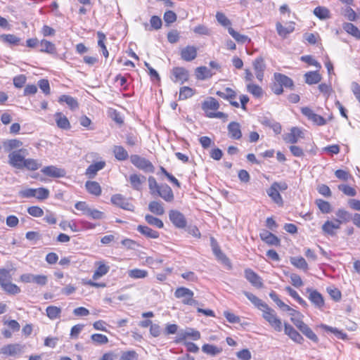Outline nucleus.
Returning a JSON list of instances; mask_svg holds the SVG:
<instances>
[{
  "mask_svg": "<svg viewBox=\"0 0 360 360\" xmlns=\"http://www.w3.org/2000/svg\"><path fill=\"white\" fill-rule=\"evenodd\" d=\"M262 318L269 323V325L277 332L282 330V321L278 317L274 309L268 304L262 311Z\"/></svg>",
  "mask_w": 360,
  "mask_h": 360,
  "instance_id": "obj_1",
  "label": "nucleus"
},
{
  "mask_svg": "<svg viewBox=\"0 0 360 360\" xmlns=\"http://www.w3.org/2000/svg\"><path fill=\"white\" fill-rule=\"evenodd\" d=\"M27 155L28 151L25 148L15 150L8 155V163L15 168L22 169L25 160V157Z\"/></svg>",
  "mask_w": 360,
  "mask_h": 360,
  "instance_id": "obj_2",
  "label": "nucleus"
},
{
  "mask_svg": "<svg viewBox=\"0 0 360 360\" xmlns=\"http://www.w3.org/2000/svg\"><path fill=\"white\" fill-rule=\"evenodd\" d=\"M193 292L186 287L177 288L174 292L175 297L181 299L184 304L191 306L198 305V302L193 299Z\"/></svg>",
  "mask_w": 360,
  "mask_h": 360,
  "instance_id": "obj_3",
  "label": "nucleus"
},
{
  "mask_svg": "<svg viewBox=\"0 0 360 360\" xmlns=\"http://www.w3.org/2000/svg\"><path fill=\"white\" fill-rule=\"evenodd\" d=\"M131 162L139 169L145 172H154L155 167L150 161L138 155H132L130 157Z\"/></svg>",
  "mask_w": 360,
  "mask_h": 360,
  "instance_id": "obj_4",
  "label": "nucleus"
},
{
  "mask_svg": "<svg viewBox=\"0 0 360 360\" xmlns=\"http://www.w3.org/2000/svg\"><path fill=\"white\" fill-rule=\"evenodd\" d=\"M291 321L294 325L309 340L314 342H317L319 339L312 330L302 321L301 318H291Z\"/></svg>",
  "mask_w": 360,
  "mask_h": 360,
  "instance_id": "obj_5",
  "label": "nucleus"
},
{
  "mask_svg": "<svg viewBox=\"0 0 360 360\" xmlns=\"http://www.w3.org/2000/svg\"><path fill=\"white\" fill-rule=\"evenodd\" d=\"M302 113L311 121L314 124L323 126L326 124V120L322 116L316 114L310 108L303 107L301 108Z\"/></svg>",
  "mask_w": 360,
  "mask_h": 360,
  "instance_id": "obj_6",
  "label": "nucleus"
},
{
  "mask_svg": "<svg viewBox=\"0 0 360 360\" xmlns=\"http://www.w3.org/2000/svg\"><path fill=\"white\" fill-rule=\"evenodd\" d=\"M169 218L172 223L179 229H183L186 226V220L184 215L178 210H170Z\"/></svg>",
  "mask_w": 360,
  "mask_h": 360,
  "instance_id": "obj_7",
  "label": "nucleus"
},
{
  "mask_svg": "<svg viewBox=\"0 0 360 360\" xmlns=\"http://www.w3.org/2000/svg\"><path fill=\"white\" fill-rule=\"evenodd\" d=\"M20 281L24 283H35L40 285L47 283V276L44 275H34L32 274H24L20 276Z\"/></svg>",
  "mask_w": 360,
  "mask_h": 360,
  "instance_id": "obj_8",
  "label": "nucleus"
},
{
  "mask_svg": "<svg viewBox=\"0 0 360 360\" xmlns=\"http://www.w3.org/2000/svg\"><path fill=\"white\" fill-rule=\"evenodd\" d=\"M111 202L115 205L118 206L124 210L134 211V206L121 194L113 195L111 197Z\"/></svg>",
  "mask_w": 360,
  "mask_h": 360,
  "instance_id": "obj_9",
  "label": "nucleus"
},
{
  "mask_svg": "<svg viewBox=\"0 0 360 360\" xmlns=\"http://www.w3.org/2000/svg\"><path fill=\"white\" fill-rule=\"evenodd\" d=\"M307 292L309 293L308 298L311 303L318 309H321L324 306V300L320 292L311 288H307Z\"/></svg>",
  "mask_w": 360,
  "mask_h": 360,
  "instance_id": "obj_10",
  "label": "nucleus"
},
{
  "mask_svg": "<svg viewBox=\"0 0 360 360\" xmlns=\"http://www.w3.org/2000/svg\"><path fill=\"white\" fill-rule=\"evenodd\" d=\"M41 172L44 175L53 178L63 177L66 174V172L64 169L53 165L44 167Z\"/></svg>",
  "mask_w": 360,
  "mask_h": 360,
  "instance_id": "obj_11",
  "label": "nucleus"
},
{
  "mask_svg": "<svg viewBox=\"0 0 360 360\" xmlns=\"http://www.w3.org/2000/svg\"><path fill=\"white\" fill-rule=\"evenodd\" d=\"M25 346L20 344H9L2 347L0 353L6 356H14L22 352Z\"/></svg>",
  "mask_w": 360,
  "mask_h": 360,
  "instance_id": "obj_12",
  "label": "nucleus"
},
{
  "mask_svg": "<svg viewBox=\"0 0 360 360\" xmlns=\"http://www.w3.org/2000/svg\"><path fill=\"white\" fill-rule=\"evenodd\" d=\"M245 278L255 288H262L263 282L262 278L252 269H248L245 270Z\"/></svg>",
  "mask_w": 360,
  "mask_h": 360,
  "instance_id": "obj_13",
  "label": "nucleus"
},
{
  "mask_svg": "<svg viewBox=\"0 0 360 360\" xmlns=\"http://www.w3.org/2000/svg\"><path fill=\"white\" fill-rule=\"evenodd\" d=\"M253 68L256 75L257 79L262 82L264 77V72L266 68V65L262 57L257 58L252 62Z\"/></svg>",
  "mask_w": 360,
  "mask_h": 360,
  "instance_id": "obj_14",
  "label": "nucleus"
},
{
  "mask_svg": "<svg viewBox=\"0 0 360 360\" xmlns=\"http://www.w3.org/2000/svg\"><path fill=\"white\" fill-rule=\"evenodd\" d=\"M284 332L292 341L302 344L304 341L303 337L290 324L284 323Z\"/></svg>",
  "mask_w": 360,
  "mask_h": 360,
  "instance_id": "obj_15",
  "label": "nucleus"
},
{
  "mask_svg": "<svg viewBox=\"0 0 360 360\" xmlns=\"http://www.w3.org/2000/svg\"><path fill=\"white\" fill-rule=\"evenodd\" d=\"M211 245L214 255L216 256L218 260L222 262L226 266L231 267V262L229 259L226 257V256L221 252L219 246L217 243V242L212 238L211 240Z\"/></svg>",
  "mask_w": 360,
  "mask_h": 360,
  "instance_id": "obj_16",
  "label": "nucleus"
},
{
  "mask_svg": "<svg viewBox=\"0 0 360 360\" xmlns=\"http://www.w3.org/2000/svg\"><path fill=\"white\" fill-rule=\"evenodd\" d=\"M229 136L231 139L239 140L242 137L241 127L238 122H231L227 127Z\"/></svg>",
  "mask_w": 360,
  "mask_h": 360,
  "instance_id": "obj_17",
  "label": "nucleus"
},
{
  "mask_svg": "<svg viewBox=\"0 0 360 360\" xmlns=\"http://www.w3.org/2000/svg\"><path fill=\"white\" fill-rule=\"evenodd\" d=\"M276 30L280 37L286 38L287 36L295 30V23L289 22L285 26L278 22L276 25Z\"/></svg>",
  "mask_w": 360,
  "mask_h": 360,
  "instance_id": "obj_18",
  "label": "nucleus"
},
{
  "mask_svg": "<svg viewBox=\"0 0 360 360\" xmlns=\"http://www.w3.org/2000/svg\"><path fill=\"white\" fill-rule=\"evenodd\" d=\"M145 176L137 174H132L129 176V181L131 187L136 191L142 189V185L146 182Z\"/></svg>",
  "mask_w": 360,
  "mask_h": 360,
  "instance_id": "obj_19",
  "label": "nucleus"
},
{
  "mask_svg": "<svg viewBox=\"0 0 360 360\" xmlns=\"http://www.w3.org/2000/svg\"><path fill=\"white\" fill-rule=\"evenodd\" d=\"M105 166V161H99L96 163L90 165L86 169L85 174L89 179H93L96 175L97 172L103 169Z\"/></svg>",
  "mask_w": 360,
  "mask_h": 360,
  "instance_id": "obj_20",
  "label": "nucleus"
},
{
  "mask_svg": "<svg viewBox=\"0 0 360 360\" xmlns=\"http://www.w3.org/2000/svg\"><path fill=\"white\" fill-rule=\"evenodd\" d=\"M340 228V221H326L322 226L323 231L330 236H334L335 234V230Z\"/></svg>",
  "mask_w": 360,
  "mask_h": 360,
  "instance_id": "obj_21",
  "label": "nucleus"
},
{
  "mask_svg": "<svg viewBox=\"0 0 360 360\" xmlns=\"http://www.w3.org/2000/svg\"><path fill=\"white\" fill-rule=\"evenodd\" d=\"M259 236L261 239L268 245H279L280 244V239L274 234L270 233L268 231L263 230L260 233Z\"/></svg>",
  "mask_w": 360,
  "mask_h": 360,
  "instance_id": "obj_22",
  "label": "nucleus"
},
{
  "mask_svg": "<svg viewBox=\"0 0 360 360\" xmlns=\"http://www.w3.org/2000/svg\"><path fill=\"white\" fill-rule=\"evenodd\" d=\"M158 194L167 202H172L174 200L173 191L167 184L160 185Z\"/></svg>",
  "mask_w": 360,
  "mask_h": 360,
  "instance_id": "obj_23",
  "label": "nucleus"
},
{
  "mask_svg": "<svg viewBox=\"0 0 360 360\" xmlns=\"http://www.w3.org/2000/svg\"><path fill=\"white\" fill-rule=\"evenodd\" d=\"M181 56L186 61H191L197 56V49L193 46H187L181 50Z\"/></svg>",
  "mask_w": 360,
  "mask_h": 360,
  "instance_id": "obj_24",
  "label": "nucleus"
},
{
  "mask_svg": "<svg viewBox=\"0 0 360 360\" xmlns=\"http://www.w3.org/2000/svg\"><path fill=\"white\" fill-rule=\"evenodd\" d=\"M172 75L174 77L175 82L184 83L188 80V74L186 70L183 68H175L172 70Z\"/></svg>",
  "mask_w": 360,
  "mask_h": 360,
  "instance_id": "obj_25",
  "label": "nucleus"
},
{
  "mask_svg": "<svg viewBox=\"0 0 360 360\" xmlns=\"http://www.w3.org/2000/svg\"><path fill=\"white\" fill-rule=\"evenodd\" d=\"M301 135L302 131L299 128L292 127L290 132L285 135L283 139L286 143H296Z\"/></svg>",
  "mask_w": 360,
  "mask_h": 360,
  "instance_id": "obj_26",
  "label": "nucleus"
},
{
  "mask_svg": "<svg viewBox=\"0 0 360 360\" xmlns=\"http://www.w3.org/2000/svg\"><path fill=\"white\" fill-rule=\"evenodd\" d=\"M243 294L252 302V304L260 311L267 305L266 302L251 292L243 291Z\"/></svg>",
  "mask_w": 360,
  "mask_h": 360,
  "instance_id": "obj_27",
  "label": "nucleus"
},
{
  "mask_svg": "<svg viewBox=\"0 0 360 360\" xmlns=\"http://www.w3.org/2000/svg\"><path fill=\"white\" fill-rule=\"evenodd\" d=\"M215 73L206 66H200L195 69V77L198 79L205 80L210 78Z\"/></svg>",
  "mask_w": 360,
  "mask_h": 360,
  "instance_id": "obj_28",
  "label": "nucleus"
},
{
  "mask_svg": "<svg viewBox=\"0 0 360 360\" xmlns=\"http://www.w3.org/2000/svg\"><path fill=\"white\" fill-rule=\"evenodd\" d=\"M136 230L146 236L148 238H158L159 237V233L155 230H153L150 227L143 225H139Z\"/></svg>",
  "mask_w": 360,
  "mask_h": 360,
  "instance_id": "obj_29",
  "label": "nucleus"
},
{
  "mask_svg": "<svg viewBox=\"0 0 360 360\" xmlns=\"http://www.w3.org/2000/svg\"><path fill=\"white\" fill-rule=\"evenodd\" d=\"M22 146V142L18 139H8L3 141V147L6 152L19 148Z\"/></svg>",
  "mask_w": 360,
  "mask_h": 360,
  "instance_id": "obj_30",
  "label": "nucleus"
},
{
  "mask_svg": "<svg viewBox=\"0 0 360 360\" xmlns=\"http://www.w3.org/2000/svg\"><path fill=\"white\" fill-rule=\"evenodd\" d=\"M274 79L277 83L280 84L283 86L290 88L293 86L292 80L285 75L281 73H275Z\"/></svg>",
  "mask_w": 360,
  "mask_h": 360,
  "instance_id": "obj_31",
  "label": "nucleus"
},
{
  "mask_svg": "<svg viewBox=\"0 0 360 360\" xmlns=\"http://www.w3.org/2000/svg\"><path fill=\"white\" fill-rule=\"evenodd\" d=\"M305 82L308 84H318L321 80V76L318 71H311L304 75Z\"/></svg>",
  "mask_w": 360,
  "mask_h": 360,
  "instance_id": "obj_32",
  "label": "nucleus"
},
{
  "mask_svg": "<svg viewBox=\"0 0 360 360\" xmlns=\"http://www.w3.org/2000/svg\"><path fill=\"white\" fill-rule=\"evenodd\" d=\"M55 117L57 126L59 128L63 129H68L70 128L69 120L61 112H56Z\"/></svg>",
  "mask_w": 360,
  "mask_h": 360,
  "instance_id": "obj_33",
  "label": "nucleus"
},
{
  "mask_svg": "<svg viewBox=\"0 0 360 360\" xmlns=\"http://www.w3.org/2000/svg\"><path fill=\"white\" fill-rule=\"evenodd\" d=\"M115 158L120 161L125 160L128 158L129 154L123 146H115L112 149Z\"/></svg>",
  "mask_w": 360,
  "mask_h": 360,
  "instance_id": "obj_34",
  "label": "nucleus"
},
{
  "mask_svg": "<svg viewBox=\"0 0 360 360\" xmlns=\"http://www.w3.org/2000/svg\"><path fill=\"white\" fill-rule=\"evenodd\" d=\"M266 193L275 203L279 205H283V198L279 191L274 186L271 185V187L266 191Z\"/></svg>",
  "mask_w": 360,
  "mask_h": 360,
  "instance_id": "obj_35",
  "label": "nucleus"
},
{
  "mask_svg": "<svg viewBox=\"0 0 360 360\" xmlns=\"http://www.w3.org/2000/svg\"><path fill=\"white\" fill-rule=\"evenodd\" d=\"M40 51L46 52L50 54L56 53V46L52 42L43 39L39 42Z\"/></svg>",
  "mask_w": 360,
  "mask_h": 360,
  "instance_id": "obj_36",
  "label": "nucleus"
},
{
  "mask_svg": "<svg viewBox=\"0 0 360 360\" xmlns=\"http://www.w3.org/2000/svg\"><path fill=\"white\" fill-rule=\"evenodd\" d=\"M320 327L327 332L333 333L335 337L341 340H347V335L342 330H338L337 328H333L325 324H321Z\"/></svg>",
  "mask_w": 360,
  "mask_h": 360,
  "instance_id": "obj_37",
  "label": "nucleus"
},
{
  "mask_svg": "<svg viewBox=\"0 0 360 360\" xmlns=\"http://www.w3.org/2000/svg\"><path fill=\"white\" fill-rule=\"evenodd\" d=\"M85 186L88 192L91 194L98 196L101 193V188L96 181H88L86 182Z\"/></svg>",
  "mask_w": 360,
  "mask_h": 360,
  "instance_id": "obj_38",
  "label": "nucleus"
},
{
  "mask_svg": "<svg viewBox=\"0 0 360 360\" xmlns=\"http://www.w3.org/2000/svg\"><path fill=\"white\" fill-rule=\"evenodd\" d=\"M343 29L350 35L353 36L357 39H360V30L356 26L351 22H345L343 24Z\"/></svg>",
  "mask_w": 360,
  "mask_h": 360,
  "instance_id": "obj_39",
  "label": "nucleus"
},
{
  "mask_svg": "<svg viewBox=\"0 0 360 360\" xmlns=\"http://www.w3.org/2000/svg\"><path fill=\"white\" fill-rule=\"evenodd\" d=\"M202 351L207 354L216 356L222 352V349L213 345L205 344L202 347Z\"/></svg>",
  "mask_w": 360,
  "mask_h": 360,
  "instance_id": "obj_40",
  "label": "nucleus"
},
{
  "mask_svg": "<svg viewBox=\"0 0 360 360\" xmlns=\"http://www.w3.org/2000/svg\"><path fill=\"white\" fill-rule=\"evenodd\" d=\"M148 272L144 269H133L128 271V276L134 279H140L147 277Z\"/></svg>",
  "mask_w": 360,
  "mask_h": 360,
  "instance_id": "obj_41",
  "label": "nucleus"
},
{
  "mask_svg": "<svg viewBox=\"0 0 360 360\" xmlns=\"http://www.w3.org/2000/svg\"><path fill=\"white\" fill-rule=\"evenodd\" d=\"M148 210L156 215H162L165 213V209L161 202L152 201L148 205Z\"/></svg>",
  "mask_w": 360,
  "mask_h": 360,
  "instance_id": "obj_42",
  "label": "nucleus"
},
{
  "mask_svg": "<svg viewBox=\"0 0 360 360\" xmlns=\"http://www.w3.org/2000/svg\"><path fill=\"white\" fill-rule=\"evenodd\" d=\"M228 32L229 34L231 35V37L238 43L245 44L250 41L248 36L240 34L231 27L228 28Z\"/></svg>",
  "mask_w": 360,
  "mask_h": 360,
  "instance_id": "obj_43",
  "label": "nucleus"
},
{
  "mask_svg": "<svg viewBox=\"0 0 360 360\" xmlns=\"http://www.w3.org/2000/svg\"><path fill=\"white\" fill-rule=\"evenodd\" d=\"M47 316L51 319L55 320L60 317L61 309L56 306H49L46 309Z\"/></svg>",
  "mask_w": 360,
  "mask_h": 360,
  "instance_id": "obj_44",
  "label": "nucleus"
},
{
  "mask_svg": "<svg viewBox=\"0 0 360 360\" xmlns=\"http://www.w3.org/2000/svg\"><path fill=\"white\" fill-rule=\"evenodd\" d=\"M202 108L205 111L208 110H214L219 108V104L215 98L210 97L202 103Z\"/></svg>",
  "mask_w": 360,
  "mask_h": 360,
  "instance_id": "obj_45",
  "label": "nucleus"
},
{
  "mask_svg": "<svg viewBox=\"0 0 360 360\" xmlns=\"http://www.w3.org/2000/svg\"><path fill=\"white\" fill-rule=\"evenodd\" d=\"M247 91L255 98H261L263 95L262 87L252 83L247 84Z\"/></svg>",
  "mask_w": 360,
  "mask_h": 360,
  "instance_id": "obj_46",
  "label": "nucleus"
},
{
  "mask_svg": "<svg viewBox=\"0 0 360 360\" xmlns=\"http://www.w3.org/2000/svg\"><path fill=\"white\" fill-rule=\"evenodd\" d=\"M1 288L8 295H15L20 292V288L11 281L4 284Z\"/></svg>",
  "mask_w": 360,
  "mask_h": 360,
  "instance_id": "obj_47",
  "label": "nucleus"
},
{
  "mask_svg": "<svg viewBox=\"0 0 360 360\" xmlns=\"http://www.w3.org/2000/svg\"><path fill=\"white\" fill-rule=\"evenodd\" d=\"M58 101L65 102L70 108L71 110H75L78 108L77 101L70 96L63 95L59 98Z\"/></svg>",
  "mask_w": 360,
  "mask_h": 360,
  "instance_id": "obj_48",
  "label": "nucleus"
},
{
  "mask_svg": "<svg viewBox=\"0 0 360 360\" xmlns=\"http://www.w3.org/2000/svg\"><path fill=\"white\" fill-rule=\"evenodd\" d=\"M216 94L219 97L228 101L234 99L236 96L235 91L229 87L226 88L224 91H217Z\"/></svg>",
  "mask_w": 360,
  "mask_h": 360,
  "instance_id": "obj_49",
  "label": "nucleus"
},
{
  "mask_svg": "<svg viewBox=\"0 0 360 360\" xmlns=\"http://www.w3.org/2000/svg\"><path fill=\"white\" fill-rule=\"evenodd\" d=\"M187 337L191 338L193 340H198L200 338V333L198 330L189 328L184 333L179 334V340H184Z\"/></svg>",
  "mask_w": 360,
  "mask_h": 360,
  "instance_id": "obj_50",
  "label": "nucleus"
},
{
  "mask_svg": "<svg viewBox=\"0 0 360 360\" xmlns=\"http://www.w3.org/2000/svg\"><path fill=\"white\" fill-rule=\"evenodd\" d=\"M291 264L298 269L307 270L308 264L303 257H294L290 258Z\"/></svg>",
  "mask_w": 360,
  "mask_h": 360,
  "instance_id": "obj_51",
  "label": "nucleus"
},
{
  "mask_svg": "<svg viewBox=\"0 0 360 360\" xmlns=\"http://www.w3.org/2000/svg\"><path fill=\"white\" fill-rule=\"evenodd\" d=\"M335 214L338 217V219L336 220H340V224L342 223L348 222L352 219V214L349 212H347L343 209H339L336 212Z\"/></svg>",
  "mask_w": 360,
  "mask_h": 360,
  "instance_id": "obj_52",
  "label": "nucleus"
},
{
  "mask_svg": "<svg viewBox=\"0 0 360 360\" xmlns=\"http://www.w3.org/2000/svg\"><path fill=\"white\" fill-rule=\"evenodd\" d=\"M41 166V164L37 160L27 158L24 162L23 168H26L28 170L34 171L38 169Z\"/></svg>",
  "mask_w": 360,
  "mask_h": 360,
  "instance_id": "obj_53",
  "label": "nucleus"
},
{
  "mask_svg": "<svg viewBox=\"0 0 360 360\" xmlns=\"http://www.w3.org/2000/svg\"><path fill=\"white\" fill-rule=\"evenodd\" d=\"M285 290L293 298L295 299L303 307H307V302L299 295V294L292 289L290 286H286L285 288Z\"/></svg>",
  "mask_w": 360,
  "mask_h": 360,
  "instance_id": "obj_54",
  "label": "nucleus"
},
{
  "mask_svg": "<svg viewBox=\"0 0 360 360\" xmlns=\"http://www.w3.org/2000/svg\"><path fill=\"white\" fill-rule=\"evenodd\" d=\"M109 269L110 268L108 266H106L105 264L100 262L98 268L93 274V278L94 280H96L102 277L103 276L105 275L108 272Z\"/></svg>",
  "mask_w": 360,
  "mask_h": 360,
  "instance_id": "obj_55",
  "label": "nucleus"
},
{
  "mask_svg": "<svg viewBox=\"0 0 360 360\" xmlns=\"http://www.w3.org/2000/svg\"><path fill=\"white\" fill-rule=\"evenodd\" d=\"M314 14L321 20L329 18L330 11L325 7L318 6L314 10Z\"/></svg>",
  "mask_w": 360,
  "mask_h": 360,
  "instance_id": "obj_56",
  "label": "nucleus"
},
{
  "mask_svg": "<svg viewBox=\"0 0 360 360\" xmlns=\"http://www.w3.org/2000/svg\"><path fill=\"white\" fill-rule=\"evenodd\" d=\"M145 220L148 224L157 228L162 229L164 226V224L161 219L152 215L146 214L145 216Z\"/></svg>",
  "mask_w": 360,
  "mask_h": 360,
  "instance_id": "obj_57",
  "label": "nucleus"
},
{
  "mask_svg": "<svg viewBox=\"0 0 360 360\" xmlns=\"http://www.w3.org/2000/svg\"><path fill=\"white\" fill-rule=\"evenodd\" d=\"M0 39L9 44H18L20 41V39L14 34H3L0 35Z\"/></svg>",
  "mask_w": 360,
  "mask_h": 360,
  "instance_id": "obj_58",
  "label": "nucleus"
},
{
  "mask_svg": "<svg viewBox=\"0 0 360 360\" xmlns=\"http://www.w3.org/2000/svg\"><path fill=\"white\" fill-rule=\"evenodd\" d=\"M12 279L10 271L6 269H0V285L2 287L6 283H8Z\"/></svg>",
  "mask_w": 360,
  "mask_h": 360,
  "instance_id": "obj_59",
  "label": "nucleus"
},
{
  "mask_svg": "<svg viewBox=\"0 0 360 360\" xmlns=\"http://www.w3.org/2000/svg\"><path fill=\"white\" fill-rule=\"evenodd\" d=\"M91 339L96 345H104L108 342V337L100 333H95L91 335Z\"/></svg>",
  "mask_w": 360,
  "mask_h": 360,
  "instance_id": "obj_60",
  "label": "nucleus"
},
{
  "mask_svg": "<svg viewBox=\"0 0 360 360\" xmlns=\"http://www.w3.org/2000/svg\"><path fill=\"white\" fill-rule=\"evenodd\" d=\"M194 94V91L188 87V86H184L180 89L179 91V100H185L188 98H191Z\"/></svg>",
  "mask_w": 360,
  "mask_h": 360,
  "instance_id": "obj_61",
  "label": "nucleus"
},
{
  "mask_svg": "<svg viewBox=\"0 0 360 360\" xmlns=\"http://www.w3.org/2000/svg\"><path fill=\"white\" fill-rule=\"evenodd\" d=\"M97 35H98V45L101 48L103 55L105 58H107L108 56L109 53H108V51L107 50L106 46L104 44V41L105 40V35L101 32H98L97 33Z\"/></svg>",
  "mask_w": 360,
  "mask_h": 360,
  "instance_id": "obj_62",
  "label": "nucleus"
},
{
  "mask_svg": "<svg viewBox=\"0 0 360 360\" xmlns=\"http://www.w3.org/2000/svg\"><path fill=\"white\" fill-rule=\"evenodd\" d=\"M316 204L323 213H328L330 211V205L328 202L321 199L316 200Z\"/></svg>",
  "mask_w": 360,
  "mask_h": 360,
  "instance_id": "obj_63",
  "label": "nucleus"
},
{
  "mask_svg": "<svg viewBox=\"0 0 360 360\" xmlns=\"http://www.w3.org/2000/svg\"><path fill=\"white\" fill-rule=\"evenodd\" d=\"M49 191L45 188H35V195L39 200H45L49 198Z\"/></svg>",
  "mask_w": 360,
  "mask_h": 360,
  "instance_id": "obj_64",
  "label": "nucleus"
}]
</instances>
